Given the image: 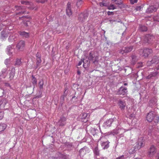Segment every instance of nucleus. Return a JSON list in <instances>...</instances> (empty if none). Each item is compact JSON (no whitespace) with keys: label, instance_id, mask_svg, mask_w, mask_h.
I'll return each mask as SVG.
<instances>
[{"label":"nucleus","instance_id":"423d86ee","mask_svg":"<svg viewBox=\"0 0 159 159\" xmlns=\"http://www.w3.org/2000/svg\"><path fill=\"white\" fill-rule=\"evenodd\" d=\"M25 46V42L23 40H20L17 44L16 47L18 50L22 51L24 50Z\"/></svg>","mask_w":159,"mask_h":159},{"label":"nucleus","instance_id":"6ab92c4d","mask_svg":"<svg viewBox=\"0 0 159 159\" xmlns=\"http://www.w3.org/2000/svg\"><path fill=\"white\" fill-rule=\"evenodd\" d=\"M9 73V80L10 81L13 79L15 74V69L14 68H12Z\"/></svg>","mask_w":159,"mask_h":159},{"label":"nucleus","instance_id":"49530a36","mask_svg":"<svg viewBox=\"0 0 159 159\" xmlns=\"http://www.w3.org/2000/svg\"><path fill=\"white\" fill-rule=\"evenodd\" d=\"M151 139H153L154 140H157L158 139V137H157L156 135H154L152 137H151Z\"/></svg>","mask_w":159,"mask_h":159},{"label":"nucleus","instance_id":"dca6fc26","mask_svg":"<svg viewBox=\"0 0 159 159\" xmlns=\"http://www.w3.org/2000/svg\"><path fill=\"white\" fill-rule=\"evenodd\" d=\"M157 10V8L155 6H151L146 10V12L148 13H150L156 11Z\"/></svg>","mask_w":159,"mask_h":159},{"label":"nucleus","instance_id":"bb28decb","mask_svg":"<svg viewBox=\"0 0 159 159\" xmlns=\"http://www.w3.org/2000/svg\"><path fill=\"white\" fill-rule=\"evenodd\" d=\"M70 3L68 2L67 4V7L66 9V12L67 14L69 16H70L72 14V12L70 8Z\"/></svg>","mask_w":159,"mask_h":159},{"label":"nucleus","instance_id":"3c124183","mask_svg":"<svg viewBox=\"0 0 159 159\" xmlns=\"http://www.w3.org/2000/svg\"><path fill=\"white\" fill-rule=\"evenodd\" d=\"M115 4L116 5H121L122 4V2L121 1H119L117 0V1L115 3Z\"/></svg>","mask_w":159,"mask_h":159},{"label":"nucleus","instance_id":"4d7b16f0","mask_svg":"<svg viewBox=\"0 0 159 159\" xmlns=\"http://www.w3.org/2000/svg\"><path fill=\"white\" fill-rule=\"evenodd\" d=\"M100 5L101 6H105V3H104L102 2H100Z\"/></svg>","mask_w":159,"mask_h":159},{"label":"nucleus","instance_id":"f704fd0d","mask_svg":"<svg viewBox=\"0 0 159 159\" xmlns=\"http://www.w3.org/2000/svg\"><path fill=\"white\" fill-rule=\"evenodd\" d=\"M108 8L109 10H114L116 9V7L114 5L111 4L110 5L108 6Z\"/></svg>","mask_w":159,"mask_h":159},{"label":"nucleus","instance_id":"9b49d317","mask_svg":"<svg viewBox=\"0 0 159 159\" xmlns=\"http://www.w3.org/2000/svg\"><path fill=\"white\" fill-rule=\"evenodd\" d=\"M89 113H83L81 114L80 116V118L83 120V121L84 122H86L88 121V119L89 116Z\"/></svg>","mask_w":159,"mask_h":159},{"label":"nucleus","instance_id":"ea45409f","mask_svg":"<svg viewBox=\"0 0 159 159\" xmlns=\"http://www.w3.org/2000/svg\"><path fill=\"white\" fill-rule=\"evenodd\" d=\"M10 60L11 59L10 58L6 59L4 61V63L5 65H8L10 63Z\"/></svg>","mask_w":159,"mask_h":159},{"label":"nucleus","instance_id":"de8ad7c7","mask_svg":"<svg viewBox=\"0 0 159 159\" xmlns=\"http://www.w3.org/2000/svg\"><path fill=\"white\" fill-rule=\"evenodd\" d=\"M47 1V0H40L37 1V2H40L42 3H43Z\"/></svg>","mask_w":159,"mask_h":159},{"label":"nucleus","instance_id":"a878e982","mask_svg":"<svg viewBox=\"0 0 159 159\" xmlns=\"http://www.w3.org/2000/svg\"><path fill=\"white\" fill-rule=\"evenodd\" d=\"M132 47L130 46L127 47H124L122 48V50L121 51V53L123 54L124 52H128L132 51Z\"/></svg>","mask_w":159,"mask_h":159},{"label":"nucleus","instance_id":"9d476101","mask_svg":"<svg viewBox=\"0 0 159 159\" xmlns=\"http://www.w3.org/2000/svg\"><path fill=\"white\" fill-rule=\"evenodd\" d=\"M118 126L119 125L117 126L116 129L113 130L111 134L113 135L117 134L119 133H121V134H122V133L125 132V130L124 129L121 128H120V127H118Z\"/></svg>","mask_w":159,"mask_h":159},{"label":"nucleus","instance_id":"412c9836","mask_svg":"<svg viewBox=\"0 0 159 159\" xmlns=\"http://www.w3.org/2000/svg\"><path fill=\"white\" fill-rule=\"evenodd\" d=\"M7 102L6 99H2L0 100V109H3Z\"/></svg>","mask_w":159,"mask_h":159},{"label":"nucleus","instance_id":"4c0bfd02","mask_svg":"<svg viewBox=\"0 0 159 159\" xmlns=\"http://www.w3.org/2000/svg\"><path fill=\"white\" fill-rule=\"evenodd\" d=\"M43 80H40L39 83V88L41 89L43 88Z\"/></svg>","mask_w":159,"mask_h":159},{"label":"nucleus","instance_id":"39448f33","mask_svg":"<svg viewBox=\"0 0 159 159\" xmlns=\"http://www.w3.org/2000/svg\"><path fill=\"white\" fill-rule=\"evenodd\" d=\"M152 52L151 49H141L139 52V54L140 55L146 57H147L148 55Z\"/></svg>","mask_w":159,"mask_h":159},{"label":"nucleus","instance_id":"a18cd8bd","mask_svg":"<svg viewBox=\"0 0 159 159\" xmlns=\"http://www.w3.org/2000/svg\"><path fill=\"white\" fill-rule=\"evenodd\" d=\"M4 116V112L2 111H0V120H1Z\"/></svg>","mask_w":159,"mask_h":159},{"label":"nucleus","instance_id":"c9c22d12","mask_svg":"<svg viewBox=\"0 0 159 159\" xmlns=\"http://www.w3.org/2000/svg\"><path fill=\"white\" fill-rule=\"evenodd\" d=\"M140 30L142 31H145L147 30V27L145 26L141 25L140 26Z\"/></svg>","mask_w":159,"mask_h":159},{"label":"nucleus","instance_id":"aec40b11","mask_svg":"<svg viewBox=\"0 0 159 159\" xmlns=\"http://www.w3.org/2000/svg\"><path fill=\"white\" fill-rule=\"evenodd\" d=\"M116 139H118V141L120 143H123L125 141V138L124 137V135L121 133L120 135L116 137Z\"/></svg>","mask_w":159,"mask_h":159},{"label":"nucleus","instance_id":"f03ea898","mask_svg":"<svg viewBox=\"0 0 159 159\" xmlns=\"http://www.w3.org/2000/svg\"><path fill=\"white\" fill-rule=\"evenodd\" d=\"M146 119L149 122H152L154 126L157 125L159 121V116L156 112L152 111L148 113Z\"/></svg>","mask_w":159,"mask_h":159},{"label":"nucleus","instance_id":"6e6d98bb","mask_svg":"<svg viewBox=\"0 0 159 159\" xmlns=\"http://www.w3.org/2000/svg\"><path fill=\"white\" fill-rule=\"evenodd\" d=\"M116 159H124V156H122L117 158Z\"/></svg>","mask_w":159,"mask_h":159},{"label":"nucleus","instance_id":"69168bd1","mask_svg":"<svg viewBox=\"0 0 159 159\" xmlns=\"http://www.w3.org/2000/svg\"><path fill=\"white\" fill-rule=\"evenodd\" d=\"M116 22H120V23H122V22L121 21V20H116Z\"/></svg>","mask_w":159,"mask_h":159},{"label":"nucleus","instance_id":"79ce46f5","mask_svg":"<svg viewBox=\"0 0 159 159\" xmlns=\"http://www.w3.org/2000/svg\"><path fill=\"white\" fill-rule=\"evenodd\" d=\"M41 61L39 57H38L37 59V63H36L37 65L38 66H39L40 63H41Z\"/></svg>","mask_w":159,"mask_h":159},{"label":"nucleus","instance_id":"c03bdc74","mask_svg":"<svg viewBox=\"0 0 159 159\" xmlns=\"http://www.w3.org/2000/svg\"><path fill=\"white\" fill-rule=\"evenodd\" d=\"M154 21H159V16H154L153 17Z\"/></svg>","mask_w":159,"mask_h":159},{"label":"nucleus","instance_id":"bf43d9fd","mask_svg":"<svg viewBox=\"0 0 159 159\" xmlns=\"http://www.w3.org/2000/svg\"><path fill=\"white\" fill-rule=\"evenodd\" d=\"M109 21L111 23H112L113 22H116V20H110Z\"/></svg>","mask_w":159,"mask_h":159},{"label":"nucleus","instance_id":"b1692460","mask_svg":"<svg viewBox=\"0 0 159 159\" xmlns=\"http://www.w3.org/2000/svg\"><path fill=\"white\" fill-rule=\"evenodd\" d=\"M118 103L120 108L121 110L125 109L126 105L125 101L120 100L119 101Z\"/></svg>","mask_w":159,"mask_h":159},{"label":"nucleus","instance_id":"e433bc0d","mask_svg":"<svg viewBox=\"0 0 159 159\" xmlns=\"http://www.w3.org/2000/svg\"><path fill=\"white\" fill-rule=\"evenodd\" d=\"M21 62L20 59H17L15 63V65H20L21 64Z\"/></svg>","mask_w":159,"mask_h":159},{"label":"nucleus","instance_id":"338daca9","mask_svg":"<svg viewBox=\"0 0 159 159\" xmlns=\"http://www.w3.org/2000/svg\"><path fill=\"white\" fill-rule=\"evenodd\" d=\"M104 139V137H102V138H101V139H100V141H101V140H103Z\"/></svg>","mask_w":159,"mask_h":159},{"label":"nucleus","instance_id":"1a4fd4ad","mask_svg":"<svg viewBox=\"0 0 159 159\" xmlns=\"http://www.w3.org/2000/svg\"><path fill=\"white\" fill-rule=\"evenodd\" d=\"M156 152V149L153 145L151 146L148 152V155L150 157H153Z\"/></svg>","mask_w":159,"mask_h":159},{"label":"nucleus","instance_id":"2eb2a0df","mask_svg":"<svg viewBox=\"0 0 159 159\" xmlns=\"http://www.w3.org/2000/svg\"><path fill=\"white\" fill-rule=\"evenodd\" d=\"M9 20H5L3 21V23L0 24V31L6 26L10 25L11 23L9 22Z\"/></svg>","mask_w":159,"mask_h":159},{"label":"nucleus","instance_id":"c756f323","mask_svg":"<svg viewBox=\"0 0 159 159\" xmlns=\"http://www.w3.org/2000/svg\"><path fill=\"white\" fill-rule=\"evenodd\" d=\"M24 18V20L22 24L24 25L25 26H27L29 25L30 24V22L29 21L28 19H26L25 17H21L20 19H21L22 18Z\"/></svg>","mask_w":159,"mask_h":159},{"label":"nucleus","instance_id":"5701e85b","mask_svg":"<svg viewBox=\"0 0 159 159\" xmlns=\"http://www.w3.org/2000/svg\"><path fill=\"white\" fill-rule=\"evenodd\" d=\"M24 7H22L21 6H16L15 7V9H16L15 11H19L18 12H16V14H21V13H24L25 11H23L22 10Z\"/></svg>","mask_w":159,"mask_h":159},{"label":"nucleus","instance_id":"603ef678","mask_svg":"<svg viewBox=\"0 0 159 159\" xmlns=\"http://www.w3.org/2000/svg\"><path fill=\"white\" fill-rule=\"evenodd\" d=\"M66 90H67V89L65 88L64 89V94H63L64 96H66L67 95V92H66Z\"/></svg>","mask_w":159,"mask_h":159},{"label":"nucleus","instance_id":"13d9d810","mask_svg":"<svg viewBox=\"0 0 159 159\" xmlns=\"http://www.w3.org/2000/svg\"><path fill=\"white\" fill-rule=\"evenodd\" d=\"M134 150V148L133 149H131L129 150V153H132L133 152Z\"/></svg>","mask_w":159,"mask_h":159},{"label":"nucleus","instance_id":"774afa93","mask_svg":"<svg viewBox=\"0 0 159 159\" xmlns=\"http://www.w3.org/2000/svg\"><path fill=\"white\" fill-rule=\"evenodd\" d=\"M148 135H149V136H151L152 135V134H151V132H149L148 133Z\"/></svg>","mask_w":159,"mask_h":159},{"label":"nucleus","instance_id":"4468645a","mask_svg":"<svg viewBox=\"0 0 159 159\" xmlns=\"http://www.w3.org/2000/svg\"><path fill=\"white\" fill-rule=\"evenodd\" d=\"M127 89L123 87H121L119 89L118 93L119 95H125L127 92Z\"/></svg>","mask_w":159,"mask_h":159},{"label":"nucleus","instance_id":"e2e57ef3","mask_svg":"<svg viewBox=\"0 0 159 159\" xmlns=\"http://www.w3.org/2000/svg\"><path fill=\"white\" fill-rule=\"evenodd\" d=\"M117 1V0H112V3H115Z\"/></svg>","mask_w":159,"mask_h":159},{"label":"nucleus","instance_id":"a19ab883","mask_svg":"<svg viewBox=\"0 0 159 159\" xmlns=\"http://www.w3.org/2000/svg\"><path fill=\"white\" fill-rule=\"evenodd\" d=\"M83 3L82 0H78L77 2V6L78 7H80Z\"/></svg>","mask_w":159,"mask_h":159},{"label":"nucleus","instance_id":"7c9ffc66","mask_svg":"<svg viewBox=\"0 0 159 159\" xmlns=\"http://www.w3.org/2000/svg\"><path fill=\"white\" fill-rule=\"evenodd\" d=\"M20 34L23 38H28L29 37V33L25 31L20 32Z\"/></svg>","mask_w":159,"mask_h":159},{"label":"nucleus","instance_id":"2f4dec72","mask_svg":"<svg viewBox=\"0 0 159 159\" xmlns=\"http://www.w3.org/2000/svg\"><path fill=\"white\" fill-rule=\"evenodd\" d=\"M7 125L5 124H0V132L4 130L6 128Z\"/></svg>","mask_w":159,"mask_h":159},{"label":"nucleus","instance_id":"393cba45","mask_svg":"<svg viewBox=\"0 0 159 159\" xmlns=\"http://www.w3.org/2000/svg\"><path fill=\"white\" fill-rule=\"evenodd\" d=\"M102 143H101V145L102 148L103 149H107L109 147V142L107 141H101Z\"/></svg>","mask_w":159,"mask_h":159},{"label":"nucleus","instance_id":"473e14b6","mask_svg":"<svg viewBox=\"0 0 159 159\" xmlns=\"http://www.w3.org/2000/svg\"><path fill=\"white\" fill-rule=\"evenodd\" d=\"M159 59L158 58L157 56L154 57L151 60L152 63L157 64L159 62Z\"/></svg>","mask_w":159,"mask_h":159},{"label":"nucleus","instance_id":"7ed1b4c3","mask_svg":"<svg viewBox=\"0 0 159 159\" xmlns=\"http://www.w3.org/2000/svg\"><path fill=\"white\" fill-rule=\"evenodd\" d=\"M130 143L132 145L134 146L135 149L137 148L138 150L140 149L145 145L144 140L143 137H140L138 139H134L132 140Z\"/></svg>","mask_w":159,"mask_h":159},{"label":"nucleus","instance_id":"09e8293b","mask_svg":"<svg viewBox=\"0 0 159 159\" xmlns=\"http://www.w3.org/2000/svg\"><path fill=\"white\" fill-rule=\"evenodd\" d=\"M4 84H5V86L6 87H9V88H11V86H10V84L9 83H5Z\"/></svg>","mask_w":159,"mask_h":159},{"label":"nucleus","instance_id":"864d4df0","mask_svg":"<svg viewBox=\"0 0 159 159\" xmlns=\"http://www.w3.org/2000/svg\"><path fill=\"white\" fill-rule=\"evenodd\" d=\"M153 64L151 61H148L147 62V65L148 66H150L152 64Z\"/></svg>","mask_w":159,"mask_h":159},{"label":"nucleus","instance_id":"a211bd4d","mask_svg":"<svg viewBox=\"0 0 159 159\" xmlns=\"http://www.w3.org/2000/svg\"><path fill=\"white\" fill-rule=\"evenodd\" d=\"M154 39V37L150 34L146 35L144 38V41L145 42L148 43L151 42V41Z\"/></svg>","mask_w":159,"mask_h":159},{"label":"nucleus","instance_id":"37998d69","mask_svg":"<svg viewBox=\"0 0 159 159\" xmlns=\"http://www.w3.org/2000/svg\"><path fill=\"white\" fill-rule=\"evenodd\" d=\"M129 1L131 4H134L137 2L138 0H129Z\"/></svg>","mask_w":159,"mask_h":159},{"label":"nucleus","instance_id":"4be33fe9","mask_svg":"<svg viewBox=\"0 0 159 159\" xmlns=\"http://www.w3.org/2000/svg\"><path fill=\"white\" fill-rule=\"evenodd\" d=\"M83 66L84 68H86L90 63V61L88 58L87 57H85V59H84L83 58Z\"/></svg>","mask_w":159,"mask_h":159},{"label":"nucleus","instance_id":"680f3d73","mask_svg":"<svg viewBox=\"0 0 159 159\" xmlns=\"http://www.w3.org/2000/svg\"><path fill=\"white\" fill-rule=\"evenodd\" d=\"M156 159H159V152L157 154V155L156 157Z\"/></svg>","mask_w":159,"mask_h":159},{"label":"nucleus","instance_id":"5fc2aeb1","mask_svg":"<svg viewBox=\"0 0 159 159\" xmlns=\"http://www.w3.org/2000/svg\"><path fill=\"white\" fill-rule=\"evenodd\" d=\"M82 63H83V59H81V60L79 62L78 64V66H80L81 65Z\"/></svg>","mask_w":159,"mask_h":159},{"label":"nucleus","instance_id":"0eeeda50","mask_svg":"<svg viewBox=\"0 0 159 159\" xmlns=\"http://www.w3.org/2000/svg\"><path fill=\"white\" fill-rule=\"evenodd\" d=\"M22 4L27 5V7L30 9L36 10L37 8L34 7V5L32 2H29L26 1H22L21 2Z\"/></svg>","mask_w":159,"mask_h":159},{"label":"nucleus","instance_id":"72a5a7b5","mask_svg":"<svg viewBox=\"0 0 159 159\" xmlns=\"http://www.w3.org/2000/svg\"><path fill=\"white\" fill-rule=\"evenodd\" d=\"M93 151L95 155L97 156L99 155V150L97 147H95L93 149Z\"/></svg>","mask_w":159,"mask_h":159},{"label":"nucleus","instance_id":"20e7f679","mask_svg":"<svg viewBox=\"0 0 159 159\" xmlns=\"http://www.w3.org/2000/svg\"><path fill=\"white\" fill-rule=\"evenodd\" d=\"M117 120L116 118L115 117H114L113 119H110L107 120L104 122L102 126L105 129L109 128L111 126L112 123L113 121H115Z\"/></svg>","mask_w":159,"mask_h":159},{"label":"nucleus","instance_id":"f3484780","mask_svg":"<svg viewBox=\"0 0 159 159\" xmlns=\"http://www.w3.org/2000/svg\"><path fill=\"white\" fill-rule=\"evenodd\" d=\"M89 148L87 147H84L80 149L79 151L80 155L83 156L88 151Z\"/></svg>","mask_w":159,"mask_h":159},{"label":"nucleus","instance_id":"f8f14e48","mask_svg":"<svg viewBox=\"0 0 159 159\" xmlns=\"http://www.w3.org/2000/svg\"><path fill=\"white\" fill-rule=\"evenodd\" d=\"M88 16V14L87 13H81L79 15L78 19L80 21L84 22Z\"/></svg>","mask_w":159,"mask_h":159},{"label":"nucleus","instance_id":"052dcab7","mask_svg":"<svg viewBox=\"0 0 159 159\" xmlns=\"http://www.w3.org/2000/svg\"><path fill=\"white\" fill-rule=\"evenodd\" d=\"M113 13V12H110V11H108L107 12V14L108 15H111Z\"/></svg>","mask_w":159,"mask_h":159},{"label":"nucleus","instance_id":"6e6552de","mask_svg":"<svg viewBox=\"0 0 159 159\" xmlns=\"http://www.w3.org/2000/svg\"><path fill=\"white\" fill-rule=\"evenodd\" d=\"M14 45L12 44L8 46L7 48L6 52L10 56L13 55V53L14 51Z\"/></svg>","mask_w":159,"mask_h":159},{"label":"nucleus","instance_id":"c85d7f7f","mask_svg":"<svg viewBox=\"0 0 159 159\" xmlns=\"http://www.w3.org/2000/svg\"><path fill=\"white\" fill-rule=\"evenodd\" d=\"M57 156H56V157H51L50 159H64L63 155L60 152H57Z\"/></svg>","mask_w":159,"mask_h":159},{"label":"nucleus","instance_id":"8fccbe9b","mask_svg":"<svg viewBox=\"0 0 159 159\" xmlns=\"http://www.w3.org/2000/svg\"><path fill=\"white\" fill-rule=\"evenodd\" d=\"M142 8L141 6H138L136 7V10L137 11H140L141 10Z\"/></svg>","mask_w":159,"mask_h":159},{"label":"nucleus","instance_id":"58836bf2","mask_svg":"<svg viewBox=\"0 0 159 159\" xmlns=\"http://www.w3.org/2000/svg\"><path fill=\"white\" fill-rule=\"evenodd\" d=\"M32 83L34 84H36L37 83V80L35 78L32 76Z\"/></svg>","mask_w":159,"mask_h":159},{"label":"nucleus","instance_id":"0e129e2a","mask_svg":"<svg viewBox=\"0 0 159 159\" xmlns=\"http://www.w3.org/2000/svg\"><path fill=\"white\" fill-rule=\"evenodd\" d=\"M3 18H4V17H2L1 18H0V21L1 20H4H4H4V19H3Z\"/></svg>","mask_w":159,"mask_h":159},{"label":"nucleus","instance_id":"ddd939ff","mask_svg":"<svg viewBox=\"0 0 159 159\" xmlns=\"http://www.w3.org/2000/svg\"><path fill=\"white\" fill-rule=\"evenodd\" d=\"M8 73L6 68H4L2 69V71L0 73V81L3 79H4L7 75V73Z\"/></svg>","mask_w":159,"mask_h":159},{"label":"nucleus","instance_id":"f257e3e1","mask_svg":"<svg viewBox=\"0 0 159 159\" xmlns=\"http://www.w3.org/2000/svg\"><path fill=\"white\" fill-rule=\"evenodd\" d=\"M12 33L13 31L9 29L7 31L3 30L1 33V36L0 37V39L2 40H4L6 39L8 35L9 34L10 36L8 39L9 41L12 42L13 41H15L16 40V38L17 37L18 35L15 34L13 35Z\"/></svg>","mask_w":159,"mask_h":159},{"label":"nucleus","instance_id":"cd10ccee","mask_svg":"<svg viewBox=\"0 0 159 159\" xmlns=\"http://www.w3.org/2000/svg\"><path fill=\"white\" fill-rule=\"evenodd\" d=\"M66 118L65 117H62L61 118L60 120L59 121L58 124L61 126H63L65 124Z\"/></svg>","mask_w":159,"mask_h":159}]
</instances>
